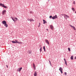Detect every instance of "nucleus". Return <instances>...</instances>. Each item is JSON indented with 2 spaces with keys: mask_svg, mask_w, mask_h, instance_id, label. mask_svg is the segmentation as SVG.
I'll use <instances>...</instances> for the list:
<instances>
[{
  "mask_svg": "<svg viewBox=\"0 0 76 76\" xmlns=\"http://www.w3.org/2000/svg\"><path fill=\"white\" fill-rule=\"evenodd\" d=\"M2 23L4 25V26H5L6 28H7L8 27V24H7V22L6 21L4 20L2 21Z\"/></svg>",
  "mask_w": 76,
  "mask_h": 76,
  "instance_id": "nucleus-1",
  "label": "nucleus"
},
{
  "mask_svg": "<svg viewBox=\"0 0 76 76\" xmlns=\"http://www.w3.org/2000/svg\"><path fill=\"white\" fill-rule=\"evenodd\" d=\"M57 18H58L57 15H56L55 16H53L52 17V19H57Z\"/></svg>",
  "mask_w": 76,
  "mask_h": 76,
  "instance_id": "nucleus-2",
  "label": "nucleus"
},
{
  "mask_svg": "<svg viewBox=\"0 0 76 76\" xmlns=\"http://www.w3.org/2000/svg\"><path fill=\"white\" fill-rule=\"evenodd\" d=\"M59 70L61 72V73H63V69H62V68L60 67Z\"/></svg>",
  "mask_w": 76,
  "mask_h": 76,
  "instance_id": "nucleus-3",
  "label": "nucleus"
},
{
  "mask_svg": "<svg viewBox=\"0 0 76 76\" xmlns=\"http://www.w3.org/2000/svg\"><path fill=\"white\" fill-rule=\"evenodd\" d=\"M6 13V10H4L2 11V15H4Z\"/></svg>",
  "mask_w": 76,
  "mask_h": 76,
  "instance_id": "nucleus-4",
  "label": "nucleus"
},
{
  "mask_svg": "<svg viewBox=\"0 0 76 76\" xmlns=\"http://www.w3.org/2000/svg\"><path fill=\"white\" fill-rule=\"evenodd\" d=\"M46 42L48 44V45H49L50 44V43H49V41H48V40L47 39H45V40Z\"/></svg>",
  "mask_w": 76,
  "mask_h": 76,
  "instance_id": "nucleus-5",
  "label": "nucleus"
},
{
  "mask_svg": "<svg viewBox=\"0 0 76 76\" xmlns=\"http://www.w3.org/2000/svg\"><path fill=\"white\" fill-rule=\"evenodd\" d=\"M69 25L70 26H71V28H73V29H74V30H76V29L75 27L73 26H72L71 25Z\"/></svg>",
  "mask_w": 76,
  "mask_h": 76,
  "instance_id": "nucleus-6",
  "label": "nucleus"
},
{
  "mask_svg": "<svg viewBox=\"0 0 76 76\" xmlns=\"http://www.w3.org/2000/svg\"><path fill=\"white\" fill-rule=\"evenodd\" d=\"M27 53L30 54H32V51H30V50H28L27 51Z\"/></svg>",
  "mask_w": 76,
  "mask_h": 76,
  "instance_id": "nucleus-7",
  "label": "nucleus"
},
{
  "mask_svg": "<svg viewBox=\"0 0 76 76\" xmlns=\"http://www.w3.org/2000/svg\"><path fill=\"white\" fill-rule=\"evenodd\" d=\"M33 68L34 70H36V67H35V64L34 63H33Z\"/></svg>",
  "mask_w": 76,
  "mask_h": 76,
  "instance_id": "nucleus-8",
  "label": "nucleus"
},
{
  "mask_svg": "<svg viewBox=\"0 0 76 76\" xmlns=\"http://www.w3.org/2000/svg\"><path fill=\"white\" fill-rule=\"evenodd\" d=\"M22 69V67L20 68H19L17 70V71L18 72H20V70H21V69Z\"/></svg>",
  "mask_w": 76,
  "mask_h": 76,
  "instance_id": "nucleus-9",
  "label": "nucleus"
},
{
  "mask_svg": "<svg viewBox=\"0 0 76 76\" xmlns=\"http://www.w3.org/2000/svg\"><path fill=\"white\" fill-rule=\"evenodd\" d=\"M64 60L65 61V64L66 66H67V61H66V59H65V58H64Z\"/></svg>",
  "mask_w": 76,
  "mask_h": 76,
  "instance_id": "nucleus-10",
  "label": "nucleus"
},
{
  "mask_svg": "<svg viewBox=\"0 0 76 76\" xmlns=\"http://www.w3.org/2000/svg\"><path fill=\"white\" fill-rule=\"evenodd\" d=\"M34 76H37V72L35 71L34 72Z\"/></svg>",
  "mask_w": 76,
  "mask_h": 76,
  "instance_id": "nucleus-11",
  "label": "nucleus"
},
{
  "mask_svg": "<svg viewBox=\"0 0 76 76\" xmlns=\"http://www.w3.org/2000/svg\"><path fill=\"white\" fill-rule=\"evenodd\" d=\"M43 24H45V23H47V22L44 20H43Z\"/></svg>",
  "mask_w": 76,
  "mask_h": 76,
  "instance_id": "nucleus-12",
  "label": "nucleus"
},
{
  "mask_svg": "<svg viewBox=\"0 0 76 76\" xmlns=\"http://www.w3.org/2000/svg\"><path fill=\"white\" fill-rule=\"evenodd\" d=\"M50 26L51 29H52V30H53V28H54L53 27V26L52 25H50Z\"/></svg>",
  "mask_w": 76,
  "mask_h": 76,
  "instance_id": "nucleus-13",
  "label": "nucleus"
},
{
  "mask_svg": "<svg viewBox=\"0 0 76 76\" xmlns=\"http://www.w3.org/2000/svg\"><path fill=\"white\" fill-rule=\"evenodd\" d=\"M4 4H0V6H2V7H4Z\"/></svg>",
  "mask_w": 76,
  "mask_h": 76,
  "instance_id": "nucleus-14",
  "label": "nucleus"
},
{
  "mask_svg": "<svg viewBox=\"0 0 76 76\" xmlns=\"http://www.w3.org/2000/svg\"><path fill=\"white\" fill-rule=\"evenodd\" d=\"M64 16H66V17L67 18H69V16L66 14H64Z\"/></svg>",
  "mask_w": 76,
  "mask_h": 76,
  "instance_id": "nucleus-15",
  "label": "nucleus"
},
{
  "mask_svg": "<svg viewBox=\"0 0 76 76\" xmlns=\"http://www.w3.org/2000/svg\"><path fill=\"white\" fill-rule=\"evenodd\" d=\"M43 49L44 50V51H45V52L46 50H45V46H44V47H43Z\"/></svg>",
  "mask_w": 76,
  "mask_h": 76,
  "instance_id": "nucleus-16",
  "label": "nucleus"
},
{
  "mask_svg": "<svg viewBox=\"0 0 76 76\" xmlns=\"http://www.w3.org/2000/svg\"><path fill=\"white\" fill-rule=\"evenodd\" d=\"M71 60H73V56H72L71 57Z\"/></svg>",
  "mask_w": 76,
  "mask_h": 76,
  "instance_id": "nucleus-17",
  "label": "nucleus"
},
{
  "mask_svg": "<svg viewBox=\"0 0 76 76\" xmlns=\"http://www.w3.org/2000/svg\"><path fill=\"white\" fill-rule=\"evenodd\" d=\"M27 20H28V21H30V22H31V19H29V18H28L27 19Z\"/></svg>",
  "mask_w": 76,
  "mask_h": 76,
  "instance_id": "nucleus-18",
  "label": "nucleus"
},
{
  "mask_svg": "<svg viewBox=\"0 0 76 76\" xmlns=\"http://www.w3.org/2000/svg\"><path fill=\"white\" fill-rule=\"evenodd\" d=\"M3 7L5 8V9H7V8L8 7H7L4 5Z\"/></svg>",
  "mask_w": 76,
  "mask_h": 76,
  "instance_id": "nucleus-19",
  "label": "nucleus"
},
{
  "mask_svg": "<svg viewBox=\"0 0 76 76\" xmlns=\"http://www.w3.org/2000/svg\"><path fill=\"white\" fill-rule=\"evenodd\" d=\"M40 52H41L42 51V48H41L39 49Z\"/></svg>",
  "mask_w": 76,
  "mask_h": 76,
  "instance_id": "nucleus-20",
  "label": "nucleus"
},
{
  "mask_svg": "<svg viewBox=\"0 0 76 76\" xmlns=\"http://www.w3.org/2000/svg\"><path fill=\"white\" fill-rule=\"evenodd\" d=\"M72 10H73L74 12H75V8H72Z\"/></svg>",
  "mask_w": 76,
  "mask_h": 76,
  "instance_id": "nucleus-21",
  "label": "nucleus"
},
{
  "mask_svg": "<svg viewBox=\"0 0 76 76\" xmlns=\"http://www.w3.org/2000/svg\"><path fill=\"white\" fill-rule=\"evenodd\" d=\"M68 50H69V51H70V48H68Z\"/></svg>",
  "mask_w": 76,
  "mask_h": 76,
  "instance_id": "nucleus-22",
  "label": "nucleus"
},
{
  "mask_svg": "<svg viewBox=\"0 0 76 76\" xmlns=\"http://www.w3.org/2000/svg\"><path fill=\"white\" fill-rule=\"evenodd\" d=\"M15 43H16V44H17V43L18 42V40H15Z\"/></svg>",
  "mask_w": 76,
  "mask_h": 76,
  "instance_id": "nucleus-23",
  "label": "nucleus"
},
{
  "mask_svg": "<svg viewBox=\"0 0 76 76\" xmlns=\"http://www.w3.org/2000/svg\"><path fill=\"white\" fill-rule=\"evenodd\" d=\"M32 21L34 22V19H31V22H32Z\"/></svg>",
  "mask_w": 76,
  "mask_h": 76,
  "instance_id": "nucleus-24",
  "label": "nucleus"
},
{
  "mask_svg": "<svg viewBox=\"0 0 76 76\" xmlns=\"http://www.w3.org/2000/svg\"><path fill=\"white\" fill-rule=\"evenodd\" d=\"M13 21H14V22L16 23V20H15V19H14V20H13Z\"/></svg>",
  "mask_w": 76,
  "mask_h": 76,
  "instance_id": "nucleus-25",
  "label": "nucleus"
},
{
  "mask_svg": "<svg viewBox=\"0 0 76 76\" xmlns=\"http://www.w3.org/2000/svg\"><path fill=\"white\" fill-rule=\"evenodd\" d=\"M12 43H14V44L16 43V42H15V41H12Z\"/></svg>",
  "mask_w": 76,
  "mask_h": 76,
  "instance_id": "nucleus-26",
  "label": "nucleus"
},
{
  "mask_svg": "<svg viewBox=\"0 0 76 76\" xmlns=\"http://www.w3.org/2000/svg\"><path fill=\"white\" fill-rule=\"evenodd\" d=\"M14 19H16V21H17V20H18V18H17L15 17L14 18Z\"/></svg>",
  "mask_w": 76,
  "mask_h": 76,
  "instance_id": "nucleus-27",
  "label": "nucleus"
},
{
  "mask_svg": "<svg viewBox=\"0 0 76 76\" xmlns=\"http://www.w3.org/2000/svg\"><path fill=\"white\" fill-rule=\"evenodd\" d=\"M19 44H22V42H19Z\"/></svg>",
  "mask_w": 76,
  "mask_h": 76,
  "instance_id": "nucleus-28",
  "label": "nucleus"
},
{
  "mask_svg": "<svg viewBox=\"0 0 76 76\" xmlns=\"http://www.w3.org/2000/svg\"><path fill=\"white\" fill-rule=\"evenodd\" d=\"M33 13V12L32 11H30V13Z\"/></svg>",
  "mask_w": 76,
  "mask_h": 76,
  "instance_id": "nucleus-29",
  "label": "nucleus"
},
{
  "mask_svg": "<svg viewBox=\"0 0 76 76\" xmlns=\"http://www.w3.org/2000/svg\"><path fill=\"white\" fill-rule=\"evenodd\" d=\"M53 18V17H52V16L50 15V16L49 17V18Z\"/></svg>",
  "mask_w": 76,
  "mask_h": 76,
  "instance_id": "nucleus-30",
  "label": "nucleus"
},
{
  "mask_svg": "<svg viewBox=\"0 0 76 76\" xmlns=\"http://www.w3.org/2000/svg\"><path fill=\"white\" fill-rule=\"evenodd\" d=\"M64 74L65 75H67V73L66 72H65Z\"/></svg>",
  "mask_w": 76,
  "mask_h": 76,
  "instance_id": "nucleus-31",
  "label": "nucleus"
},
{
  "mask_svg": "<svg viewBox=\"0 0 76 76\" xmlns=\"http://www.w3.org/2000/svg\"><path fill=\"white\" fill-rule=\"evenodd\" d=\"M11 19H12V20H13L14 19H13V17H11Z\"/></svg>",
  "mask_w": 76,
  "mask_h": 76,
  "instance_id": "nucleus-32",
  "label": "nucleus"
},
{
  "mask_svg": "<svg viewBox=\"0 0 76 76\" xmlns=\"http://www.w3.org/2000/svg\"><path fill=\"white\" fill-rule=\"evenodd\" d=\"M49 62L50 65H51V61H49Z\"/></svg>",
  "mask_w": 76,
  "mask_h": 76,
  "instance_id": "nucleus-33",
  "label": "nucleus"
},
{
  "mask_svg": "<svg viewBox=\"0 0 76 76\" xmlns=\"http://www.w3.org/2000/svg\"><path fill=\"white\" fill-rule=\"evenodd\" d=\"M73 4H75V1H73Z\"/></svg>",
  "mask_w": 76,
  "mask_h": 76,
  "instance_id": "nucleus-34",
  "label": "nucleus"
},
{
  "mask_svg": "<svg viewBox=\"0 0 76 76\" xmlns=\"http://www.w3.org/2000/svg\"><path fill=\"white\" fill-rule=\"evenodd\" d=\"M64 15H65V14H61V16H64Z\"/></svg>",
  "mask_w": 76,
  "mask_h": 76,
  "instance_id": "nucleus-35",
  "label": "nucleus"
},
{
  "mask_svg": "<svg viewBox=\"0 0 76 76\" xmlns=\"http://www.w3.org/2000/svg\"><path fill=\"white\" fill-rule=\"evenodd\" d=\"M18 44H19V42H18L17 44H18Z\"/></svg>",
  "mask_w": 76,
  "mask_h": 76,
  "instance_id": "nucleus-36",
  "label": "nucleus"
},
{
  "mask_svg": "<svg viewBox=\"0 0 76 76\" xmlns=\"http://www.w3.org/2000/svg\"><path fill=\"white\" fill-rule=\"evenodd\" d=\"M6 67H7V68H8V66H7V65H6Z\"/></svg>",
  "mask_w": 76,
  "mask_h": 76,
  "instance_id": "nucleus-37",
  "label": "nucleus"
},
{
  "mask_svg": "<svg viewBox=\"0 0 76 76\" xmlns=\"http://www.w3.org/2000/svg\"><path fill=\"white\" fill-rule=\"evenodd\" d=\"M39 25H41V23H39Z\"/></svg>",
  "mask_w": 76,
  "mask_h": 76,
  "instance_id": "nucleus-38",
  "label": "nucleus"
},
{
  "mask_svg": "<svg viewBox=\"0 0 76 76\" xmlns=\"http://www.w3.org/2000/svg\"><path fill=\"white\" fill-rule=\"evenodd\" d=\"M40 26V25H39L38 26V27H39Z\"/></svg>",
  "mask_w": 76,
  "mask_h": 76,
  "instance_id": "nucleus-39",
  "label": "nucleus"
},
{
  "mask_svg": "<svg viewBox=\"0 0 76 76\" xmlns=\"http://www.w3.org/2000/svg\"><path fill=\"white\" fill-rule=\"evenodd\" d=\"M75 59H76V57H75Z\"/></svg>",
  "mask_w": 76,
  "mask_h": 76,
  "instance_id": "nucleus-40",
  "label": "nucleus"
},
{
  "mask_svg": "<svg viewBox=\"0 0 76 76\" xmlns=\"http://www.w3.org/2000/svg\"><path fill=\"white\" fill-rule=\"evenodd\" d=\"M46 30H47V31H48V29H46Z\"/></svg>",
  "mask_w": 76,
  "mask_h": 76,
  "instance_id": "nucleus-41",
  "label": "nucleus"
},
{
  "mask_svg": "<svg viewBox=\"0 0 76 76\" xmlns=\"http://www.w3.org/2000/svg\"><path fill=\"white\" fill-rule=\"evenodd\" d=\"M64 18H65V16H64Z\"/></svg>",
  "mask_w": 76,
  "mask_h": 76,
  "instance_id": "nucleus-42",
  "label": "nucleus"
},
{
  "mask_svg": "<svg viewBox=\"0 0 76 76\" xmlns=\"http://www.w3.org/2000/svg\"><path fill=\"white\" fill-rule=\"evenodd\" d=\"M50 1V0H48V1Z\"/></svg>",
  "mask_w": 76,
  "mask_h": 76,
  "instance_id": "nucleus-43",
  "label": "nucleus"
},
{
  "mask_svg": "<svg viewBox=\"0 0 76 76\" xmlns=\"http://www.w3.org/2000/svg\"><path fill=\"white\" fill-rule=\"evenodd\" d=\"M1 76H2L1 75Z\"/></svg>",
  "mask_w": 76,
  "mask_h": 76,
  "instance_id": "nucleus-44",
  "label": "nucleus"
}]
</instances>
